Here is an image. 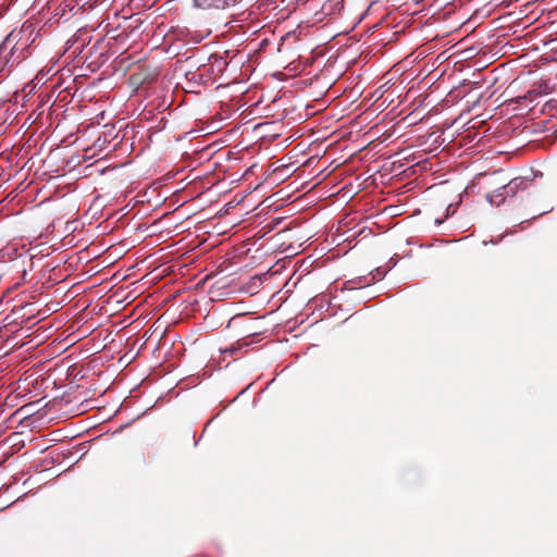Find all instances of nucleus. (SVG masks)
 <instances>
[{
    "mask_svg": "<svg viewBox=\"0 0 557 557\" xmlns=\"http://www.w3.org/2000/svg\"><path fill=\"white\" fill-rule=\"evenodd\" d=\"M9 35H15L13 44L24 61L32 54L39 33L33 24H24L18 32H11Z\"/></svg>",
    "mask_w": 557,
    "mask_h": 557,
    "instance_id": "f257e3e1",
    "label": "nucleus"
},
{
    "mask_svg": "<svg viewBox=\"0 0 557 557\" xmlns=\"http://www.w3.org/2000/svg\"><path fill=\"white\" fill-rule=\"evenodd\" d=\"M15 39V35H8L5 39L0 45H5V49H3V54L9 61V66L16 67L18 64L23 62V57L16 51L13 40Z\"/></svg>",
    "mask_w": 557,
    "mask_h": 557,
    "instance_id": "f03ea898",
    "label": "nucleus"
},
{
    "mask_svg": "<svg viewBox=\"0 0 557 557\" xmlns=\"http://www.w3.org/2000/svg\"><path fill=\"white\" fill-rule=\"evenodd\" d=\"M198 8L226 10L230 5L226 0H195Z\"/></svg>",
    "mask_w": 557,
    "mask_h": 557,
    "instance_id": "7ed1b4c3",
    "label": "nucleus"
},
{
    "mask_svg": "<svg viewBox=\"0 0 557 557\" xmlns=\"http://www.w3.org/2000/svg\"><path fill=\"white\" fill-rule=\"evenodd\" d=\"M3 49H5V45H0V78H3L12 71V67L9 66L8 59L3 54Z\"/></svg>",
    "mask_w": 557,
    "mask_h": 557,
    "instance_id": "20e7f679",
    "label": "nucleus"
},
{
    "mask_svg": "<svg viewBox=\"0 0 557 557\" xmlns=\"http://www.w3.org/2000/svg\"><path fill=\"white\" fill-rule=\"evenodd\" d=\"M242 345L237 343L236 345H232L228 349L225 351H230L232 355L235 354L238 349H240Z\"/></svg>",
    "mask_w": 557,
    "mask_h": 557,
    "instance_id": "39448f33",
    "label": "nucleus"
},
{
    "mask_svg": "<svg viewBox=\"0 0 557 557\" xmlns=\"http://www.w3.org/2000/svg\"><path fill=\"white\" fill-rule=\"evenodd\" d=\"M230 8L232 7H235L236 4H238L242 0H226Z\"/></svg>",
    "mask_w": 557,
    "mask_h": 557,
    "instance_id": "423d86ee",
    "label": "nucleus"
},
{
    "mask_svg": "<svg viewBox=\"0 0 557 557\" xmlns=\"http://www.w3.org/2000/svg\"><path fill=\"white\" fill-rule=\"evenodd\" d=\"M131 78H132V79H134V81H135V79H136V81H139V78H138V74H133V75L131 76Z\"/></svg>",
    "mask_w": 557,
    "mask_h": 557,
    "instance_id": "0eeeda50",
    "label": "nucleus"
}]
</instances>
